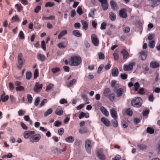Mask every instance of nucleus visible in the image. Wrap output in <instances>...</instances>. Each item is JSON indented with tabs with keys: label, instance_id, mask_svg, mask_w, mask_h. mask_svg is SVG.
Returning a JSON list of instances; mask_svg holds the SVG:
<instances>
[{
	"label": "nucleus",
	"instance_id": "1",
	"mask_svg": "<svg viewBox=\"0 0 160 160\" xmlns=\"http://www.w3.org/2000/svg\"><path fill=\"white\" fill-rule=\"evenodd\" d=\"M81 59L80 57L74 56L71 57L69 63L72 66H77L81 63Z\"/></svg>",
	"mask_w": 160,
	"mask_h": 160
},
{
	"label": "nucleus",
	"instance_id": "2",
	"mask_svg": "<svg viewBox=\"0 0 160 160\" xmlns=\"http://www.w3.org/2000/svg\"><path fill=\"white\" fill-rule=\"evenodd\" d=\"M18 62L19 64L18 67L20 69L21 68L25 62L24 59L23 54L22 53H20L18 57Z\"/></svg>",
	"mask_w": 160,
	"mask_h": 160
},
{
	"label": "nucleus",
	"instance_id": "3",
	"mask_svg": "<svg viewBox=\"0 0 160 160\" xmlns=\"http://www.w3.org/2000/svg\"><path fill=\"white\" fill-rule=\"evenodd\" d=\"M142 100L140 97H138L135 99H133L131 102L132 106L136 107H138L141 106Z\"/></svg>",
	"mask_w": 160,
	"mask_h": 160
},
{
	"label": "nucleus",
	"instance_id": "4",
	"mask_svg": "<svg viewBox=\"0 0 160 160\" xmlns=\"http://www.w3.org/2000/svg\"><path fill=\"white\" fill-rule=\"evenodd\" d=\"M41 138L39 134H37L29 138V140L31 142H38Z\"/></svg>",
	"mask_w": 160,
	"mask_h": 160
},
{
	"label": "nucleus",
	"instance_id": "5",
	"mask_svg": "<svg viewBox=\"0 0 160 160\" xmlns=\"http://www.w3.org/2000/svg\"><path fill=\"white\" fill-rule=\"evenodd\" d=\"M91 39L92 43L95 46H97L99 44V40L94 34H93L91 35Z\"/></svg>",
	"mask_w": 160,
	"mask_h": 160
},
{
	"label": "nucleus",
	"instance_id": "6",
	"mask_svg": "<svg viewBox=\"0 0 160 160\" xmlns=\"http://www.w3.org/2000/svg\"><path fill=\"white\" fill-rule=\"evenodd\" d=\"M103 149L99 148L98 149L97 155L101 160H104L105 159V157L103 153Z\"/></svg>",
	"mask_w": 160,
	"mask_h": 160
},
{
	"label": "nucleus",
	"instance_id": "7",
	"mask_svg": "<svg viewBox=\"0 0 160 160\" xmlns=\"http://www.w3.org/2000/svg\"><path fill=\"white\" fill-rule=\"evenodd\" d=\"M135 65L134 62H131L128 65L125 64L123 66V70L125 71H131L133 68V66Z\"/></svg>",
	"mask_w": 160,
	"mask_h": 160
},
{
	"label": "nucleus",
	"instance_id": "8",
	"mask_svg": "<svg viewBox=\"0 0 160 160\" xmlns=\"http://www.w3.org/2000/svg\"><path fill=\"white\" fill-rule=\"evenodd\" d=\"M118 88H113L114 92L116 93L117 96L118 97H121L123 93V89L122 88H120L118 89Z\"/></svg>",
	"mask_w": 160,
	"mask_h": 160
},
{
	"label": "nucleus",
	"instance_id": "9",
	"mask_svg": "<svg viewBox=\"0 0 160 160\" xmlns=\"http://www.w3.org/2000/svg\"><path fill=\"white\" fill-rule=\"evenodd\" d=\"M85 147L86 150L88 153L91 152L92 148L91 142L90 140H88L86 142Z\"/></svg>",
	"mask_w": 160,
	"mask_h": 160
},
{
	"label": "nucleus",
	"instance_id": "10",
	"mask_svg": "<svg viewBox=\"0 0 160 160\" xmlns=\"http://www.w3.org/2000/svg\"><path fill=\"white\" fill-rule=\"evenodd\" d=\"M35 133L34 131H26L23 134L24 137L25 138H28L32 135Z\"/></svg>",
	"mask_w": 160,
	"mask_h": 160
},
{
	"label": "nucleus",
	"instance_id": "11",
	"mask_svg": "<svg viewBox=\"0 0 160 160\" xmlns=\"http://www.w3.org/2000/svg\"><path fill=\"white\" fill-rule=\"evenodd\" d=\"M101 120L106 127H109L110 126V122L107 118L104 117H102L101 118Z\"/></svg>",
	"mask_w": 160,
	"mask_h": 160
},
{
	"label": "nucleus",
	"instance_id": "12",
	"mask_svg": "<svg viewBox=\"0 0 160 160\" xmlns=\"http://www.w3.org/2000/svg\"><path fill=\"white\" fill-rule=\"evenodd\" d=\"M42 87V84H40L38 82H37L34 87V90L36 92H38L40 91Z\"/></svg>",
	"mask_w": 160,
	"mask_h": 160
},
{
	"label": "nucleus",
	"instance_id": "13",
	"mask_svg": "<svg viewBox=\"0 0 160 160\" xmlns=\"http://www.w3.org/2000/svg\"><path fill=\"white\" fill-rule=\"evenodd\" d=\"M119 13L121 17L125 18L127 17V14L125 9H122L120 10Z\"/></svg>",
	"mask_w": 160,
	"mask_h": 160
},
{
	"label": "nucleus",
	"instance_id": "14",
	"mask_svg": "<svg viewBox=\"0 0 160 160\" xmlns=\"http://www.w3.org/2000/svg\"><path fill=\"white\" fill-rule=\"evenodd\" d=\"M110 4L111 8L113 10H116L118 8V6L116 2L112 0L110 2Z\"/></svg>",
	"mask_w": 160,
	"mask_h": 160
},
{
	"label": "nucleus",
	"instance_id": "15",
	"mask_svg": "<svg viewBox=\"0 0 160 160\" xmlns=\"http://www.w3.org/2000/svg\"><path fill=\"white\" fill-rule=\"evenodd\" d=\"M111 115L114 119L117 118V114L115 110L114 109H112L110 111Z\"/></svg>",
	"mask_w": 160,
	"mask_h": 160
},
{
	"label": "nucleus",
	"instance_id": "16",
	"mask_svg": "<svg viewBox=\"0 0 160 160\" xmlns=\"http://www.w3.org/2000/svg\"><path fill=\"white\" fill-rule=\"evenodd\" d=\"M122 112L124 114H126L129 116H131L132 114V111L130 108H128L127 110H124Z\"/></svg>",
	"mask_w": 160,
	"mask_h": 160
},
{
	"label": "nucleus",
	"instance_id": "17",
	"mask_svg": "<svg viewBox=\"0 0 160 160\" xmlns=\"http://www.w3.org/2000/svg\"><path fill=\"white\" fill-rule=\"evenodd\" d=\"M118 70L117 68L115 67L112 69V76L116 77L118 75Z\"/></svg>",
	"mask_w": 160,
	"mask_h": 160
},
{
	"label": "nucleus",
	"instance_id": "18",
	"mask_svg": "<svg viewBox=\"0 0 160 160\" xmlns=\"http://www.w3.org/2000/svg\"><path fill=\"white\" fill-rule=\"evenodd\" d=\"M9 98L8 95L5 96L4 93L0 96V101H2L3 102H5L7 101Z\"/></svg>",
	"mask_w": 160,
	"mask_h": 160
},
{
	"label": "nucleus",
	"instance_id": "19",
	"mask_svg": "<svg viewBox=\"0 0 160 160\" xmlns=\"http://www.w3.org/2000/svg\"><path fill=\"white\" fill-rule=\"evenodd\" d=\"M151 68H156L159 66V64L155 61H153L151 62L150 65Z\"/></svg>",
	"mask_w": 160,
	"mask_h": 160
},
{
	"label": "nucleus",
	"instance_id": "20",
	"mask_svg": "<svg viewBox=\"0 0 160 160\" xmlns=\"http://www.w3.org/2000/svg\"><path fill=\"white\" fill-rule=\"evenodd\" d=\"M100 109L102 112L106 116H108L109 113L107 109L103 107L102 106L100 108Z\"/></svg>",
	"mask_w": 160,
	"mask_h": 160
},
{
	"label": "nucleus",
	"instance_id": "21",
	"mask_svg": "<svg viewBox=\"0 0 160 160\" xmlns=\"http://www.w3.org/2000/svg\"><path fill=\"white\" fill-rule=\"evenodd\" d=\"M121 53L123 56L124 59L127 58L129 56L128 52L125 49H123L121 51Z\"/></svg>",
	"mask_w": 160,
	"mask_h": 160
},
{
	"label": "nucleus",
	"instance_id": "22",
	"mask_svg": "<svg viewBox=\"0 0 160 160\" xmlns=\"http://www.w3.org/2000/svg\"><path fill=\"white\" fill-rule=\"evenodd\" d=\"M110 89L109 88H107L104 90L103 94L104 96L108 97L110 94Z\"/></svg>",
	"mask_w": 160,
	"mask_h": 160
},
{
	"label": "nucleus",
	"instance_id": "23",
	"mask_svg": "<svg viewBox=\"0 0 160 160\" xmlns=\"http://www.w3.org/2000/svg\"><path fill=\"white\" fill-rule=\"evenodd\" d=\"M137 146L140 150L146 149L147 148V146L144 144L139 143L137 145Z\"/></svg>",
	"mask_w": 160,
	"mask_h": 160
},
{
	"label": "nucleus",
	"instance_id": "24",
	"mask_svg": "<svg viewBox=\"0 0 160 160\" xmlns=\"http://www.w3.org/2000/svg\"><path fill=\"white\" fill-rule=\"evenodd\" d=\"M74 138L72 136H69L65 138L66 141L68 143H71L72 142L74 141Z\"/></svg>",
	"mask_w": 160,
	"mask_h": 160
},
{
	"label": "nucleus",
	"instance_id": "25",
	"mask_svg": "<svg viewBox=\"0 0 160 160\" xmlns=\"http://www.w3.org/2000/svg\"><path fill=\"white\" fill-rule=\"evenodd\" d=\"M140 58L142 60H143L146 59L147 54L146 52H142L140 53Z\"/></svg>",
	"mask_w": 160,
	"mask_h": 160
},
{
	"label": "nucleus",
	"instance_id": "26",
	"mask_svg": "<svg viewBox=\"0 0 160 160\" xmlns=\"http://www.w3.org/2000/svg\"><path fill=\"white\" fill-rule=\"evenodd\" d=\"M107 97L112 102H114L116 100L115 95L114 93L110 94Z\"/></svg>",
	"mask_w": 160,
	"mask_h": 160
},
{
	"label": "nucleus",
	"instance_id": "27",
	"mask_svg": "<svg viewBox=\"0 0 160 160\" xmlns=\"http://www.w3.org/2000/svg\"><path fill=\"white\" fill-rule=\"evenodd\" d=\"M37 58L39 60L42 61H44L46 59L45 56L40 54H38Z\"/></svg>",
	"mask_w": 160,
	"mask_h": 160
},
{
	"label": "nucleus",
	"instance_id": "28",
	"mask_svg": "<svg viewBox=\"0 0 160 160\" xmlns=\"http://www.w3.org/2000/svg\"><path fill=\"white\" fill-rule=\"evenodd\" d=\"M102 9L104 10H107L108 8V4L107 1L101 3Z\"/></svg>",
	"mask_w": 160,
	"mask_h": 160
},
{
	"label": "nucleus",
	"instance_id": "29",
	"mask_svg": "<svg viewBox=\"0 0 160 160\" xmlns=\"http://www.w3.org/2000/svg\"><path fill=\"white\" fill-rule=\"evenodd\" d=\"M109 18L112 21H114L116 19L115 14L113 12H110L109 14Z\"/></svg>",
	"mask_w": 160,
	"mask_h": 160
},
{
	"label": "nucleus",
	"instance_id": "30",
	"mask_svg": "<svg viewBox=\"0 0 160 160\" xmlns=\"http://www.w3.org/2000/svg\"><path fill=\"white\" fill-rule=\"evenodd\" d=\"M81 22L82 25L83 29H87L88 27V24L87 22L86 21L83 20H82Z\"/></svg>",
	"mask_w": 160,
	"mask_h": 160
},
{
	"label": "nucleus",
	"instance_id": "31",
	"mask_svg": "<svg viewBox=\"0 0 160 160\" xmlns=\"http://www.w3.org/2000/svg\"><path fill=\"white\" fill-rule=\"evenodd\" d=\"M76 81L75 79H74L68 82L67 84V87L68 88L71 87Z\"/></svg>",
	"mask_w": 160,
	"mask_h": 160
},
{
	"label": "nucleus",
	"instance_id": "32",
	"mask_svg": "<svg viewBox=\"0 0 160 160\" xmlns=\"http://www.w3.org/2000/svg\"><path fill=\"white\" fill-rule=\"evenodd\" d=\"M63 110L62 108H57L55 111V113L57 115H61L62 114Z\"/></svg>",
	"mask_w": 160,
	"mask_h": 160
},
{
	"label": "nucleus",
	"instance_id": "33",
	"mask_svg": "<svg viewBox=\"0 0 160 160\" xmlns=\"http://www.w3.org/2000/svg\"><path fill=\"white\" fill-rule=\"evenodd\" d=\"M88 130L87 128L84 127L80 129L79 132L81 134H84L88 132Z\"/></svg>",
	"mask_w": 160,
	"mask_h": 160
},
{
	"label": "nucleus",
	"instance_id": "34",
	"mask_svg": "<svg viewBox=\"0 0 160 160\" xmlns=\"http://www.w3.org/2000/svg\"><path fill=\"white\" fill-rule=\"evenodd\" d=\"M67 33V30H64L61 32L58 35V38L59 39H60L62 37L66 34Z\"/></svg>",
	"mask_w": 160,
	"mask_h": 160
},
{
	"label": "nucleus",
	"instance_id": "35",
	"mask_svg": "<svg viewBox=\"0 0 160 160\" xmlns=\"http://www.w3.org/2000/svg\"><path fill=\"white\" fill-rule=\"evenodd\" d=\"M67 46V44L64 42H60L58 45V46L60 48H64Z\"/></svg>",
	"mask_w": 160,
	"mask_h": 160
},
{
	"label": "nucleus",
	"instance_id": "36",
	"mask_svg": "<svg viewBox=\"0 0 160 160\" xmlns=\"http://www.w3.org/2000/svg\"><path fill=\"white\" fill-rule=\"evenodd\" d=\"M72 33L74 36L78 37H80L82 36V35L80 33L79 31L78 30L73 31Z\"/></svg>",
	"mask_w": 160,
	"mask_h": 160
},
{
	"label": "nucleus",
	"instance_id": "37",
	"mask_svg": "<svg viewBox=\"0 0 160 160\" xmlns=\"http://www.w3.org/2000/svg\"><path fill=\"white\" fill-rule=\"evenodd\" d=\"M32 75V73L30 71H27L26 75L27 79L28 80L30 79L31 78Z\"/></svg>",
	"mask_w": 160,
	"mask_h": 160
},
{
	"label": "nucleus",
	"instance_id": "38",
	"mask_svg": "<svg viewBox=\"0 0 160 160\" xmlns=\"http://www.w3.org/2000/svg\"><path fill=\"white\" fill-rule=\"evenodd\" d=\"M155 45V42L154 40H152L150 41L148 43V46L149 47L153 48L154 47Z\"/></svg>",
	"mask_w": 160,
	"mask_h": 160
},
{
	"label": "nucleus",
	"instance_id": "39",
	"mask_svg": "<svg viewBox=\"0 0 160 160\" xmlns=\"http://www.w3.org/2000/svg\"><path fill=\"white\" fill-rule=\"evenodd\" d=\"M154 129L152 128L148 127L147 129V132L151 134L154 133Z\"/></svg>",
	"mask_w": 160,
	"mask_h": 160
},
{
	"label": "nucleus",
	"instance_id": "40",
	"mask_svg": "<svg viewBox=\"0 0 160 160\" xmlns=\"http://www.w3.org/2000/svg\"><path fill=\"white\" fill-rule=\"evenodd\" d=\"M52 112V110L51 108L48 109L47 111L45 112L44 114V116L46 117L49 114H51Z\"/></svg>",
	"mask_w": 160,
	"mask_h": 160
},
{
	"label": "nucleus",
	"instance_id": "41",
	"mask_svg": "<svg viewBox=\"0 0 160 160\" xmlns=\"http://www.w3.org/2000/svg\"><path fill=\"white\" fill-rule=\"evenodd\" d=\"M111 86L113 88H118V85L116 84V82L114 80H113L112 81L111 83Z\"/></svg>",
	"mask_w": 160,
	"mask_h": 160
},
{
	"label": "nucleus",
	"instance_id": "42",
	"mask_svg": "<svg viewBox=\"0 0 160 160\" xmlns=\"http://www.w3.org/2000/svg\"><path fill=\"white\" fill-rule=\"evenodd\" d=\"M19 21V19L17 15L13 16L12 18V21L13 22H18Z\"/></svg>",
	"mask_w": 160,
	"mask_h": 160
},
{
	"label": "nucleus",
	"instance_id": "43",
	"mask_svg": "<svg viewBox=\"0 0 160 160\" xmlns=\"http://www.w3.org/2000/svg\"><path fill=\"white\" fill-rule=\"evenodd\" d=\"M54 85L50 83L46 87V91L48 92L49 90L51 89L53 86Z\"/></svg>",
	"mask_w": 160,
	"mask_h": 160
},
{
	"label": "nucleus",
	"instance_id": "44",
	"mask_svg": "<svg viewBox=\"0 0 160 160\" xmlns=\"http://www.w3.org/2000/svg\"><path fill=\"white\" fill-rule=\"evenodd\" d=\"M117 119H114L112 121V124L114 127L116 128L118 126V123L116 120Z\"/></svg>",
	"mask_w": 160,
	"mask_h": 160
},
{
	"label": "nucleus",
	"instance_id": "45",
	"mask_svg": "<svg viewBox=\"0 0 160 160\" xmlns=\"http://www.w3.org/2000/svg\"><path fill=\"white\" fill-rule=\"evenodd\" d=\"M123 30L125 33H127L129 32L130 28L128 27H125L123 28Z\"/></svg>",
	"mask_w": 160,
	"mask_h": 160
},
{
	"label": "nucleus",
	"instance_id": "46",
	"mask_svg": "<svg viewBox=\"0 0 160 160\" xmlns=\"http://www.w3.org/2000/svg\"><path fill=\"white\" fill-rule=\"evenodd\" d=\"M54 5V3L53 2H47L45 5V7H52Z\"/></svg>",
	"mask_w": 160,
	"mask_h": 160
},
{
	"label": "nucleus",
	"instance_id": "47",
	"mask_svg": "<svg viewBox=\"0 0 160 160\" xmlns=\"http://www.w3.org/2000/svg\"><path fill=\"white\" fill-rule=\"evenodd\" d=\"M122 125L123 127L126 128L128 126L127 123L124 120H123L122 121Z\"/></svg>",
	"mask_w": 160,
	"mask_h": 160
},
{
	"label": "nucleus",
	"instance_id": "48",
	"mask_svg": "<svg viewBox=\"0 0 160 160\" xmlns=\"http://www.w3.org/2000/svg\"><path fill=\"white\" fill-rule=\"evenodd\" d=\"M18 36L21 39H23L24 38V34L22 31H20Z\"/></svg>",
	"mask_w": 160,
	"mask_h": 160
},
{
	"label": "nucleus",
	"instance_id": "49",
	"mask_svg": "<svg viewBox=\"0 0 160 160\" xmlns=\"http://www.w3.org/2000/svg\"><path fill=\"white\" fill-rule=\"evenodd\" d=\"M27 98L28 101L29 103H31L32 102V98L30 94H28L27 95Z\"/></svg>",
	"mask_w": 160,
	"mask_h": 160
},
{
	"label": "nucleus",
	"instance_id": "50",
	"mask_svg": "<svg viewBox=\"0 0 160 160\" xmlns=\"http://www.w3.org/2000/svg\"><path fill=\"white\" fill-rule=\"evenodd\" d=\"M52 70L53 73H55L56 72L59 71L60 69L58 68H52Z\"/></svg>",
	"mask_w": 160,
	"mask_h": 160
},
{
	"label": "nucleus",
	"instance_id": "51",
	"mask_svg": "<svg viewBox=\"0 0 160 160\" xmlns=\"http://www.w3.org/2000/svg\"><path fill=\"white\" fill-rule=\"evenodd\" d=\"M24 89V88L22 86H20L17 87L16 88V90L17 91H21L23 90Z\"/></svg>",
	"mask_w": 160,
	"mask_h": 160
},
{
	"label": "nucleus",
	"instance_id": "52",
	"mask_svg": "<svg viewBox=\"0 0 160 160\" xmlns=\"http://www.w3.org/2000/svg\"><path fill=\"white\" fill-rule=\"evenodd\" d=\"M25 113V111L22 110H20L18 111V114L19 116H22Z\"/></svg>",
	"mask_w": 160,
	"mask_h": 160
},
{
	"label": "nucleus",
	"instance_id": "53",
	"mask_svg": "<svg viewBox=\"0 0 160 160\" xmlns=\"http://www.w3.org/2000/svg\"><path fill=\"white\" fill-rule=\"evenodd\" d=\"M40 100V99L39 97L37 98L34 102V104L36 106H37L38 105Z\"/></svg>",
	"mask_w": 160,
	"mask_h": 160
},
{
	"label": "nucleus",
	"instance_id": "54",
	"mask_svg": "<svg viewBox=\"0 0 160 160\" xmlns=\"http://www.w3.org/2000/svg\"><path fill=\"white\" fill-rule=\"evenodd\" d=\"M155 37V35L154 34H150L148 37V39L149 40H152Z\"/></svg>",
	"mask_w": 160,
	"mask_h": 160
},
{
	"label": "nucleus",
	"instance_id": "55",
	"mask_svg": "<svg viewBox=\"0 0 160 160\" xmlns=\"http://www.w3.org/2000/svg\"><path fill=\"white\" fill-rule=\"evenodd\" d=\"M98 56H99V59H104L105 58V56L103 54L102 52H100L98 54Z\"/></svg>",
	"mask_w": 160,
	"mask_h": 160
},
{
	"label": "nucleus",
	"instance_id": "56",
	"mask_svg": "<svg viewBox=\"0 0 160 160\" xmlns=\"http://www.w3.org/2000/svg\"><path fill=\"white\" fill-rule=\"evenodd\" d=\"M104 66V65L103 64H101L99 66L98 70V73H99L101 72L102 68H103Z\"/></svg>",
	"mask_w": 160,
	"mask_h": 160
},
{
	"label": "nucleus",
	"instance_id": "57",
	"mask_svg": "<svg viewBox=\"0 0 160 160\" xmlns=\"http://www.w3.org/2000/svg\"><path fill=\"white\" fill-rule=\"evenodd\" d=\"M77 12L79 15H81L82 13V9L80 7H78L77 10Z\"/></svg>",
	"mask_w": 160,
	"mask_h": 160
},
{
	"label": "nucleus",
	"instance_id": "58",
	"mask_svg": "<svg viewBox=\"0 0 160 160\" xmlns=\"http://www.w3.org/2000/svg\"><path fill=\"white\" fill-rule=\"evenodd\" d=\"M15 6L17 8L18 11L19 12L22 9V7L21 4H17L15 5Z\"/></svg>",
	"mask_w": 160,
	"mask_h": 160
},
{
	"label": "nucleus",
	"instance_id": "59",
	"mask_svg": "<svg viewBox=\"0 0 160 160\" xmlns=\"http://www.w3.org/2000/svg\"><path fill=\"white\" fill-rule=\"evenodd\" d=\"M41 47L44 50L46 49V44L44 41H42L41 42Z\"/></svg>",
	"mask_w": 160,
	"mask_h": 160
},
{
	"label": "nucleus",
	"instance_id": "60",
	"mask_svg": "<svg viewBox=\"0 0 160 160\" xmlns=\"http://www.w3.org/2000/svg\"><path fill=\"white\" fill-rule=\"evenodd\" d=\"M64 132V129L62 128H60L58 130V133L60 135H62Z\"/></svg>",
	"mask_w": 160,
	"mask_h": 160
},
{
	"label": "nucleus",
	"instance_id": "61",
	"mask_svg": "<svg viewBox=\"0 0 160 160\" xmlns=\"http://www.w3.org/2000/svg\"><path fill=\"white\" fill-rule=\"evenodd\" d=\"M52 151L55 153H58L60 150L58 148H52Z\"/></svg>",
	"mask_w": 160,
	"mask_h": 160
},
{
	"label": "nucleus",
	"instance_id": "62",
	"mask_svg": "<svg viewBox=\"0 0 160 160\" xmlns=\"http://www.w3.org/2000/svg\"><path fill=\"white\" fill-rule=\"evenodd\" d=\"M48 101L47 99H45L43 100L41 102L40 104V107H41L43 106L44 104L46 103Z\"/></svg>",
	"mask_w": 160,
	"mask_h": 160
},
{
	"label": "nucleus",
	"instance_id": "63",
	"mask_svg": "<svg viewBox=\"0 0 160 160\" xmlns=\"http://www.w3.org/2000/svg\"><path fill=\"white\" fill-rule=\"evenodd\" d=\"M34 78H36L38 76V71L37 69H36L34 72Z\"/></svg>",
	"mask_w": 160,
	"mask_h": 160
},
{
	"label": "nucleus",
	"instance_id": "64",
	"mask_svg": "<svg viewBox=\"0 0 160 160\" xmlns=\"http://www.w3.org/2000/svg\"><path fill=\"white\" fill-rule=\"evenodd\" d=\"M54 126L56 127H59L61 124V122L59 121H56L54 123Z\"/></svg>",
	"mask_w": 160,
	"mask_h": 160
}]
</instances>
